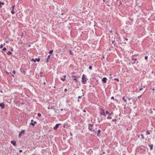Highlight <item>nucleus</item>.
Wrapping results in <instances>:
<instances>
[{
    "label": "nucleus",
    "mask_w": 155,
    "mask_h": 155,
    "mask_svg": "<svg viewBox=\"0 0 155 155\" xmlns=\"http://www.w3.org/2000/svg\"><path fill=\"white\" fill-rule=\"evenodd\" d=\"M94 124H88V129L91 131L93 132V134H95L96 133V131L93 129Z\"/></svg>",
    "instance_id": "obj_1"
},
{
    "label": "nucleus",
    "mask_w": 155,
    "mask_h": 155,
    "mask_svg": "<svg viewBox=\"0 0 155 155\" xmlns=\"http://www.w3.org/2000/svg\"><path fill=\"white\" fill-rule=\"evenodd\" d=\"M88 79L86 78V76L83 74L82 76L81 81L83 84H86Z\"/></svg>",
    "instance_id": "obj_2"
},
{
    "label": "nucleus",
    "mask_w": 155,
    "mask_h": 155,
    "mask_svg": "<svg viewBox=\"0 0 155 155\" xmlns=\"http://www.w3.org/2000/svg\"><path fill=\"white\" fill-rule=\"evenodd\" d=\"M37 123V122L36 121H34L33 120H31V122L30 123V125H31L33 126H35V124Z\"/></svg>",
    "instance_id": "obj_3"
},
{
    "label": "nucleus",
    "mask_w": 155,
    "mask_h": 155,
    "mask_svg": "<svg viewBox=\"0 0 155 155\" xmlns=\"http://www.w3.org/2000/svg\"><path fill=\"white\" fill-rule=\"evenodd\" d=\"M31 61H32L34 62H35L36 61H38V62H39L40 61V59L39 58H36L35 59L34 58H32L31 60Z\"/></svg>",
    "instance_id": "obj_4"
},
{
    "label": "nucleus",
    "mask_w": 155,
    "mask_h": 155,
    "mask_svg": "<svg viewBox=\"0 0 155 155\" xmlns=\"http://www.w3.org/2000/svg\"><path fill=\"white\" fill-rule=\"evenodd\" d=\"M71 78L73 79L75 81L76 83L78 82V80L77 79V77L76 76L72 75Z\"/></svg>",
    "instance_id": "obj_5"
},
{
    "label": "nucleus",
    "mask_w": 155,
    "mask_h": 155,
    "mask_svg": "<svg viewBox=\"0 0 155 155\" xmlns=\"http://www.w3.org/2000/svg\"><path fill=\"white\" fill-rule=\"evenodd\" d=\"M25 130H22L19 133L18 135V137L19 138H20L21 137V134H23L25 133Z\"/></svg>",
    "instance_id": "obj_6"
},
{
    "label": "nucleus",
    "mask_w": 155,
    "mask_h": 155,
    "mask_svg": "<svg viewBox=\"0 0 155 155\" xmlns=\"http://www.w3.org/2000/svg\"><path fill=\"white\" fill-rule=\"evenodd\" d=\"M60 124H57L53 128L54 130H56L57 128L60 125Z\"/></svg>",
    "instance_id": "obj_7"
},
{
    "label": "nucleus",
    "mask_w": 155,
    "mask_h": 155,
    "mask_svg": "<svg viewBox=\"0 0 155 155\" xmlns=\"http://www.w3.org/2000/svg\"><path fill=\"white\" fill-rule=\"evenodd\" d=\"M0 107H1L2 109H4L5 108V104L3 103H0Z\"/></svg>",
    "instance_id": "obj_8"
},
{
    "label": "nucleus",
    "mask_w": 155,
    "mask_h": 155,
    "mask_svg": "<svg viewBox=\"0 0 155 155\" xmlns=\"http://www.w3.org/2000/svg\"><path fill=\"white\" fill-rule=\"evenodd\" d=\"M107 78L106 77H104L102 79V81L104 83H105L107 82Z\"/></svg>",
    "instance_id": "obj_9"
},
{
    "label": "nucleus",
    "mask_w": 155,
    "mask_h": 155,
    "mask_svg": "<svg viewBox=\"0 0 155 155\" xmlns=\"http://www.w3.org/2000/svg\"><path fill=\"white\" fill-rule=\"evenodd\" d=\"M11 143L14 146H15L16 145V142L15 141L12 140L11 141Z\"/></svg>",
    "instance_id": "obj_10"
},
{
    "label": "nucleus",
    "mask_w": 155,
    "mask_h": 155,
    "mask_svg": "<svg viewBox=\"0 0 155 155\" xmlns=\"http://www.w3.org/2000/svg\"><path fill=\"white\" fill-rule=\"evenodd\" d=\"M122 99L124 100V102L126 103V104H127V100L125 99V96H123L122 98Z\"/></svg>",
    "instance_id": "obj_11"
},
{
    "label": "nucleus",
    "mask_w": 155,
    "mask_h": 155,
    "mask_svg": "<svg viewBox=\"0 0 155 155\" xmlns=\"http://www.w3.org/2000/svg\"><path fill=\"white\" fill-rule=\"evenodd\" d=\"M50 55H49L48 56L47 58H46V62L47 63H48V60L49 59L50 57Z\"/></svg>",
    "instance_id": "obj_12"
},
{
    "label": "nucleus",
    "mask_w": 155,
    "mask_h": 155,
    "mask_svg": "<svg viewBox=\"0 0 155 155\" xmlns=\"http://www.w3.org/2000/svg\"><path fill=\"white\" fill-rule=\"evenodd\" d=\"M101 130H97V136H100V134L101 133Z\"/></svg>",
    "instance_id": "obj_13"
},
{
    "label": "nucleus",
    "mask_w": 155,
    "mask_h": 155,
    "mask_svg": "<svg viewBox=\"0 0 155 155\" xmlns=\"http://www.w3.org/2000/svg\"><path fill=\"white\" fill-rule=\"evenodd\" d=\"M116 42H115V40L112 41V43L114 44V46H116Z\"/></svg>",
    "instance_id": "obj_14"
},
{
    "label": "nucleus",
    "mask_w": 155,
    "mask_h": 155,
    "mask_svg": "<svg viewBox=\"0 0 155 155\" xmlns=\"http://www.w3.org/2000/svg\"><path fill=\"white\" fill-rule=\"evenodd\" d=\"M63 127L65 128H67L68 127V126L67 124H64L63 126Z\"/></svg>",
    "instance_id": "obj_15"
},
{
    "label": "nucleus",
    "mask_w": 155,
    "mask_h": 155,
    "mask_svg": "<svg viewBox=\"0 0 155 155\" xmlns=\"http://www.w3.org/2000/svg\"><path fill=\"white\" fill-rule=\"evenodd\" d=\"M148 146L150 147V149L151 150L153 149V144L149 145H148Z\"/></svg>",
    "instance_id": "obj_16"
},
{
    "label": "nucleus",
    "mask_w": 155,
    "mask_h": 155,
    "mask_svg": "<svg viewBox=\"0 0 155 155\" xmlns=\"http://www.w3.org/2000/svg\"><path fill=\"white\" fill-rule=\"evenodd\" d=\"M112 112L111 113H110L109 111H106V114H108L109 116H110L112 114Z\"/></svg>",
    "instance_id": "obj_17"
},
{
    "label": "nucleus",
    "mask_w": 155,
    "mask_h": 155,
    "mask_svg": "<svg viewBox=\"0 0 155 155\" xmlns=\"http://www.w3.org/2000/svg\"><path fill=\"white\" fill-rule=\"evenodd\" d=\"M7 54L8 55H10L11 54H12V53L11 52L9 51L7 52Z\"/></svg>",
    "instance_id": "obj_18"
},
{
    "label": "nucleus",
    "mask_w": 155,
    "mask_h": 155,
    "mask_svg": "<svg viewBox=\"0 0 155 155\" xmlns=\"http://www.w3.org/2000/svg\"><path fill=\"white\" fill-rule=\"evenodd\" d=\"M4 4V2H0V7H2L1 5H3Z\"/></svg>",
    "instance_id": "obj_19"
},
{
    "label": "nucleus",
    "mask_w": 155,
    "mask_h": 155,
    "mask_svg": "<svg viewBox=\"0 0 155 155\" xmlns=\"http://www.w3.org/2000/svg\"><path fill=\"white\" fill-rule=\"evenodd\" d=\"M150 134V133L149 131H147L146 133V135H148Z\"/></svg>",
    "instance_id": "obj_20"
},
{
    "label": "nucleus",
    "mask_w": 155,
    "mask_h": 155,
    "mask_svg": "<svg viewBox=\"0 0 155 155\" xmlns=\"http://www.w3.org/2000/svg\"><path fill=\"white\" fill-rule=\"evenodd\" d=\"M69 53H70L72 55H73V52L71 51V50H70L69 51Z\"/></svg>",
    "instance_id": "obj_21"
},
{
    "label": "nucleus",
    "mask_w": 155,
    "mask_h": 155,
    "mask_svg": "<svg viewBox=\"0 0 155 155\" xmlns=\"http://www.w3.org/2000/svg\"><path fill=\"white\" fill-rule=\"evenodd\" d=\"M134 56H135V55H132V60H134L135 61H137V59H134V58H133V57Z\"/></svg>",
    "instance_id": "obj_22"
},
{
    "label": "nucleus",
    "mask_w": 155,
    "mask_h": 155,
    "mask_svg": "<svg viewBox=\"0 0 155 155\" xmlns=\"http://www.w3.org/2000/svg\"><path fill=\"white\" fill-rule=\"evenodd\" d=\"M53 51V50H51L49 52V53L50 54H52V52Z\"/></svg>",
    "instance_id": "obj_23"
},
{
    "label": "nucleus",
    "mask_w": 155,
    "mask_h": 155,
    "mask_svg": "<svg viewBox=\"0 0 155 155\" xmlns=\"http://www.w3.org/2000/svg\"><path fill=\"white\" fill-rule=\"evenodd\" d=\"M11 13L12 14H14L15 12L14 11V10L12 9V11L11 12Z\"/></svg>",
    "instance_id": "obj_24"
},
{
    "label": "nucleus",
    "mask_w": 155,
    "mask_h": 155,
    "mask_svg": "<svg viewBox=\"0 0 155 155\" xmlns=\"http://www.w3.org/2000/svg\"><path fill=\"white\" fill-rule=\"evenodd\" d=\"M107 118L108 119H110L112 118V117H110V116H108L107 117Z\"/></svg>",
    "instance_id": "obj_25"
},
{
    "label": "nucleus",
    "mask_w": 155,
    "mask_h": 155,
    "mask_svg": "<svg viewBox=\"0 0 155 155\" xmlns=\"http://www.w3.org/2000/svg\"><path fill=\"white\" fill-rule=\"evenodd\" d=\"M20 71H21V72H25L24 70L23 69H20Z\"/></svg>",
    "instance_id": "obj_26"
},
{
    "label": "nucleus",
    "mask_w": 155,
    "mask_h": 155,
    "mask_svg": "<svg viewBox=\"0 0 155 155\" xmlns=\"http://www.w3.org/2000/svg\"><path fill=\"white\" fill-rule=\"evenodd\" d=\"M60 79L62 81H64L65 80V79L64 78H61Z\"/></svg>",
    "instance_id": "obj_27"
},
{
    "label": "nucleus",
    "mask_w": 155,
    "mask_h": 155,
    "mask_svg": "<svg viewBox=\"0 0 155 155\" xmlns=\"http://www.w3.org/2000/svg\"><path fill=\"white\" fill-rule=\"evenodd\" d=\"M38 116L39 117H40L41 116V114L40 113H38Z\"/></svg>",
    "instance_id": "obj_28"
},
{
    "label": "nucleus",
    "mask_w": 155,
    "mask_h": 155,
    "mask_svg": "<svg viewBox=\"0 0 155 155\" xmlns=\"http://www.w3.org/2000/svg\"><path fill=\"white\" fill-rule=\"evenodd\" d=\"M141 136L142 137V139H144V137L143 136V134H141Z\"/></svg>",
    "instance_id": "obj_29"
},
{
    "label": "nucleus",
    "mask_w": 155,
    "mask_h": 155,
    "mask_svg": "<svg viewBox=\"0 0 155 155\" xmlns=\"http://www.w3.org/2000/svg\"><path fill=\"white\" fill-rule=\"evenodd\" d=\"M100 114H101V115H103L104 116H106V115L105 114V113H100Z\"/></svg>",
    "instance_id": "obj_30"
},
{
    "label": "nucleus",
    "mask_w": 155,
    "mask_h": 155,
    "mask_svg": "<svg viewBox=\"0 0 155 155\" xmlns=\"http://www.w3.org/2000/svg\"><path fill=\"white\" fill-rule=\"evenodd\" d=\"M6 50V48L5 47H4L3 48V49H2V51H5Z\"/></svg>",
    "instance_id": "obj_31"
},
{
    "label": "nucleus",
    "mask_w": 155,
    "mask_h": 155,
    "mask_svg": "<svg viewBox=\"0 0 155 155\" xmlns=\"http://www.w3.org/2000/svg\"><path fill=\"white\" fill-rule=\"evenodd\" d=\"M101 110L102 111V112L101 113H105L104 109H101Z\"/></svg>",
    "instance_id": "obj_32"
},
{
    "label": "nucleus",
    "mask_w": 155,
    "mask_h": 155,
    "mask_svg": "<svg viewBox=\"0 0 155 155\" xmlns=\"http://www.w3.org/2000/svg\"><path fill=\"white\" fill-rule=\"evenodd\" d=\"M133 99V100H134V99H133V98H128V100L130 101L131 99Z\"/></svg>",
    "instance_id": "obj_33"
},
{
    "label": "nucleus",
    "mask_w": 155,
    "mask_h": 155,
    "mask_svg": "<svg viewBox=\"0 0 155 155\" xmlns=\"http://www.w3.org/2000/svg\"><path fill=\"white\" fill-rule=\"evenodd\" d=\"M15 7V5H12V9L14 10Z\"/></svg>",
    "instance_id": "obj_34"
},
{
    "label": "nucleus",
    "mask_w": 155,
    "mask_h": 155,
    "mask_svg": "<svg viewBox=\"0 0 155 155\" xmlns=\"http://www.w3.org/2000/svg\"><path fill=\"white\" fill-rule=\"evenodd\" d=\"M92 68V66H89V69L90 70H91Z\"/></svg>",
    "instance_id": "obj_35"
},
{
    "label": "nucleus",
    "mask_w": 155,
    "mask_h": 155,
    "mask_svg": "<svg viewBox=\"0 0 155 155\" xmlns=\"http://www.w3.org/2000/svg\"><path fill=\"white\" fill-rule=\"evenodd\" d=\"M114 80L117 81L118 82L119 81V80L118 78H115L114 79Z\"/></svg>",
    "instance_id": "obj_36"
},
{
    "label": "nucleus",
    "mask_w": 155,
    "mask_h": 155,
    "mask_svg": "<svg viewBox=\"0 0 155 155\" xmlns=\"http://www.w3.org/2000/svg\"><path fill=\"white\" fill-rule=\"evenodd\" d=\"M143 88H140V89H139V91H138V92H140V91H141L142 90H143Z\"/></svg>",
    "instance_id": "obj_37"
},
{
    "label": "nucleus",
    "mask_w": 155,
    "mask_h": 155,
    "mask_svg": "<svg viewBox=\"0 0 155 155\" xmlns=\"http://www.w3.org/2000/svg\"><path fill=\"white\" fill-rule=\"evenodd\" d=\"M3 47V46L2 44L1 45H0V48H1Z\"/></svg>",
    "instance_id": "obj_38"
},
{
    "label": "nucleus",
    "mask_w": 155,
    "mask_h": 155,
    "mask_svg": "<svg viewBox=\"0 0 155 155\" xmlns=\"http://www.w3.org/2000/svg\"><path fill=\"white\" fill-rule=\"evenodd\" d=\"M148 59V57L147 56H146L145 57V59L146 60H147Z\"/></svg>",
    "instance_id": "obj_39"
},
{
    "label": "nucleus",
    "mask_w": 155,
    "mask_h": 155,
    "mask_svg": "<svg viewBox=\"0 0 155 155\" xmlns=\"http://www.w3.org/2000/svg\"><path fill=\"white\" fill-rule=\"evenodd\" d=\"M54 106H52V107H51V109H53L54 110Z\"/></svg>",
    "instance_id": "obj_40"
},
{
    "label": "nucleus",
    "mask_w": 155,
    "mask_h": 155,
    "mask_svg": "<svg viewBox=\"0 0 155 155\" xmlns=\"http://www.w3.org/2000/svg\"><path fill=\"white\" fill-rule=\"evenodd\" d=\"M68 91L67 89L66 88H65L64 90V91L65 92H66Z\"/></svg>",
    "instance_id": "obj_41"
},
{
    "label": "nucleus",
    "mask_w": 155,
    "mask_h": 155,
    "mask_svg": "<svg viewBox=\"0 0 155 155\" xmlns=\"http://www.w3.org/2000/svg\"><path fill=\"white\" fill-rule=\"evenodd\" d=\"M112 121H116V119H113L112 120Z\"/></svg>",
    "instance_id": "obj_42"
},
{
    "label": "nucleus",
    "mask_w": 155,
    "mask_h": 155,
    "mask_svg": "<svg viewBox=\"0 0 155 155\" xmlns=\"http://www.w3.org/2000/svg\"><path fill=\"white\" fill-rule=\"evenodd\" d=\"M82 96H78V99H80L81 98Z\"/></svg>",
    "instance_id": "obj_43"
},
{
    "label": "nucleus",
    "mask_w": 155,
    "mask_h": 155,
    "mask_svg": "<svg viewBox=\"0 0 155 155\" xmlns=\"http://www.w3.org/2000/svg\"><path fill=\"white\" fill-rule=\"evenodd\" d=\"M150 113L151 114L153 113V111H152V109H150Z\"/></svg>",
    "instance_id": "obj_44"
},
{
    "label": "nucleus",
    "mask_w": 155,
    "mask_h": 155,
    "mask_svg": "<svg viewBox=\"0 0 155 155\" xmlns=\"http://www.w3.org/2000/svg\"><path fill=\"white\" fill-rule=\"evenodd\" d=\"M13 73L14 74H15V70H14L13 71Z\"/></svg>",
    "instance_id": "obj_45"
},
{
    "label": "nucleus",
    "mask_w": 155,
    "mask_h": 155,
    "mask_svg": "<svg viewBox=\"0 0 155 155\" xmlns=\"http://www.w3.org/2000/svg\"><path fill=\"white\" fill-rule=\"evenodd\" d=\"M111 99H114V97L113 96V97H111Z\"/></svg>",
    "instance_id": "obj_46"
},
{
    "label": "nucleus",
    "mask_w": 155,
    "mask_h": 155,
    "mask_svg": "<svg viewBox=\"0 0 155 155\" xmlns=\"http://www.w3.org/2000/svg\"><path fill=\"white\" fill-rule=\"evenodd\" d=\"M66 77V76L65 75H64L63 76V77L65 79V78Z\"/></svg>",
    "instance_id": "obj_47"
},
{
    "label": "nucleus",
    "mask_w": 155,
    "mask_h": 155,
    "mask_svg": "<svg viewBox=\"0 0 155 155\" xmlns=\"http://www.w3.org/2000/svg\"><path fill=\"white\" fill-rule=\"evenodd\" d=\"M150 90H152L153 91H154L155 89L154 88L150 89Z\"/></svg>",
    "instance_id": "obj_48"
},
{
    "label": "nucleus",
    "mask_w": 155,
    "mask_h": 155,
    "mask_svg": "<svg viewBox=\"0 0 155 155\" xmlns=\"http://www.w3.org/2000/svg\"><path fill=\"white\" fill-rule=\"evenodd\" d=\"M141 97V95H140V96H139L138 97V98H140Z\"/></svg>",
    "instance_id": "obj_49"
},
{
    "label": "nucleus",
    "mask_w": 155,
    "mask_h": 155,
    "mask_svg": "<svg viewBox=\"0 0 155 155\" xmlns=\"http://www.w3.org/2000/svg\"><path fill=\"white\" fill-rule=\"evenodd\" d=\"M19 151L20 152H22V150H19Z\"/></svg>",
    "instance_id": "obj_50"
},
{
    "label": "nucleus",
    "mask_w": 155,
    "mask_h": 155,
    "mask_svg": "<svg viewBox=\"0 0 155 155\" xmlns=\"http://www.w3.org/2000/svg\"><path fill=\"white\" fill-rule=\"evenodd\" d=\"M70 134L71 136H72V134L71 133V132L70 133Z\"/></svg>",
    "instance_id": "obj_51"
},
{
    "label": "nucleus",
    "mask_w": 155,
    "mask_h": 155,
    "mask_svg": "<svg viewBox=\"0 0 155 155\" xmlns=\"http://www.w3.org/2000/svg\"><path fill=\"white\" fill-rule=\"evenodd\" d=\"M51 109V108L50 107H48V109Z\"/></svg>",
    "instance_id": "obj_52"
},
{
    "label": "nucleus",
    "mask_w": 155,
    "mask_h": 155,
    "mask_svg": "<svg viewBox=\"0 0 155 155\" xmlns=\"http://www.w3.org/2000/svg\"><path fill=\"white\" fill-rule=\"evenodd\" d=\"M44 85H45V84H46V83H45V82H44Z\"/></svg>",
    "instance_id": "obj_53"
},
{
    "label": "nucleus",
    "mask_w": 155,
    "mask_h": 155,
    "mask_svg": "<svg viewBox=\"0 0 155 155\" xmlns=\"http://www.w3.org/2000/svg\"><path fill=\"white\" fill-rule=\"evenodd\" d=\"M125 40H126V41H127L128 40V39H127V38H124Z\"/></svg>",
    "instance_id": "obj_54"
},
{
    "label": "nucleus",
    "mask_w": 155,
    "mask_h": 155,
    "mask_svg": "<svg viewBox=\"0 0 155 155\" xmlns=\"http://www.w3.org/2000/svg\"><path fill=\"white\" fill-rule=\"evenodd\" d=\"M135 61H134V62L133 63H132V64H135Z\"/></svg>",
    "instance_id": "obj_55"
},
{
    "label": "nucleus",
    "mask_w": 155,
    "mask_h": 155,
    "mask_svg": "<svg viewBox=\"0 0 155 155\" xmlns=\"http://www.w3.org/2000/svg\"><path fill=\"white\" fill-rule=\"evenodd\" d=\"M83 111L84 112H85L86 111L85 110H83Z\"/></svg>",
    "instance_id": "obj_56"
},
{
    "label": "nucleus",
    "mask_w": 155,
    "mask_h": 155,
    "mask_svg": "<svg viewBox=\"0 0 155 155\" xmlns=\"http://www.w3.org/2000/svg\"><path fill=\"white\" fill-rule=\"evenodd\" d=\"M90 151H91V152H92V150L91 149L90 150Z\"/></svg>",
    "instance_id": "obj_57"
},
{
    "label": "nucleus",
    "mask_w": 155,
    "mask_h": 155,
    "mask_svg": "<svg viewBox=\"0 0 155 155\" xmlns=\"http://www.w3.org/2000/svg\"><path fill=\"white\" fill-rule=\"evenodd\" d=\"M11 51H13V49L12 48L11 49Z\"/></svg>",
    "instance_id": "obj_58"
},
{
    "label": "nucleus",
    "mask_w": 155,
    "mask_h": 155,
    "mask_svg": "<svg viewBox=\"0 0 155 155\" xmlns=\"http://www.w3.org/2000/svg\"><path fill=\"white\" fill-rule=\"evenodd\" d=\"M63 110V109H61V111H62Z\"/></svg>",
    "instance_id": "obj_59"
},
{
    "label": "nucleus",
    "mask_w": 155,
    "mask_h": 155,
    "mask_svg": "<svg viewBox=\"0 0 155 155\" xmlns=\"http://www.w3.org/2000/svg\"><path fill=\"white\" fill-rule=\"evenodd\" d=\"M31 46V45H28V47H30Z\"/></svg>",
    "instance_id": "obj_60"
},
{
    "label": "nucleus",
    "mask_w": 155,
    "mask_h": 155,
    "mask_svg": "<svg viewBox=\"0 0 155 155\" xmlns=\"http://www.w3.org/2000/svg\"><path fill=\"white\" fill-rule=\"evenodd\" d=\"M101 121L100 120H99L98 121V122H99H99H100Z\"/></svg>",
    "instance_id": "obj_61"
},
{
    "label": "nucleus",
    "mask_w": 155,
    "mask_h": 155,
    "mask_svg": "<svg viewBox=\"0 0 155 155\" xmlns=\"http://www.w3.org/2000/svg\"><path fill=\"white\" fill-rule=\"evenodd\" d=\"M153 110H155V108H153Z\"/></svg>",
    "instance_id": "obj_62"
},
{
    "label": "nucleus",
    "mask_w": 155,
    "mask_h": 155,
    "mask_svg": "<svg viewBox=\"0 0 155 155\" xmlns=\"http://www.w3.org/2000/svg\"><path fill=\"white\" fill-rule=\"evenodd\" d=\"M103 1L104 2L105 1V0H103Z\"/></svg>",
    "instance_id": "obj_63"
},
{
    "label": "nucleus",
    "mask_w": 155,
    "mask_h": 155,
    "mask_svg": "<svg viewBox=\"0 0 155 155\" xmlns=\"http://www.w3.org/2000/svg\"><path fill=\"white\" fill-rule=\"evenodd\" d=\"M53 87L54 88H56V87L55 86H54Z\"/></svg>",
    "instance_id": "obj_64"
}]
</instances>
